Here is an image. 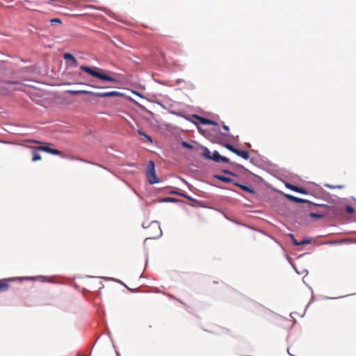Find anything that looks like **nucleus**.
Returning <instances> with one entry per match:
<instances>
[{"instance_id": "f257e3e1", "label": "nucleus", "mask_w": 356, "mask_h": 356, "mask_svg": "<svg viewBox=\"0 0 356 356\" xmlns=\"http://www.w3.org/2000/svg\"><path fill=\"white\" fill-rule=\"evenodd\" d=\"M80 69L82 71L90 74L91 76L98 78L102 81H110L112 83H115L117 81L116 79L102 73L103 70H102L99 67H88V66L82 65L80 67Z\"/></svg>"}, {"instance_id": "f03ea898", "label": "nucleus", "mask_w": 356, "mask_h": 356, "mask_svg": "<svg viewBox=\"0 0 356 356\" xmlns=\"http://www.w3.org/2000/svg\"><path fill=\"white\" fill-rule=\"evenodd\" d=\"M38 151H43L54 155L61 156L62 152L56 149H52L47 145H40L34 147V150L32 152V161L33 162L41 160V156L38 153Z\"/></svg>"}, {"instance_id": "7ed1b4c3", "label": "nucleus", "mask_w": 356, "mask_h": 356, "mask_svg": "<svg viewBox=\"0 0 356 356\" xmlns=\"http://www.w3.org/2000/svg\"><path fill=\"white\" fill-rule=\"evenodd\" d=\"M68 92L72 95H95L98 97H119L122 96V94L118 91H111L105 92H94L88 90H69Z\"/></svg>"}, {"instance_id": "20e7f679", "label": "nucleus", "mask_w": 356, "mask_h": 356, "mask_svg": "<svg viewBox=\"0 0 356 356\" xmlns=\"http://www.w3.org/2000/svg\"><path fill=\"white\" fill-rule=\"evenodd\" d=\"M146 177L150 184H154L160 182L155 171V164L154 161H149L146 169Z\"/></svg>"}, {"instance_id": "39448f33", "label": "nucleus", "mask_w": 356, "mask_h": 356, "mask_svg": "<svg viewBox=\"0 0 356 356\" xmlns=\"http://www.w3.org/2000/svg\"><path fill=\"white\" fill-rule=\"evenodd\" d=\"M162 231L158 222L153 221L148 227L149 238H156L161 236Z\"/></svg>"}, {"instance_id": "423d86ee", "label": "nucleus", "mask_w": 356, "mask_h": 356, "mask_svg": "<svg viewBox=\"0 0 356 356\" xmlns=\"http://www.w3.org/2000/svg\"><path fill=\"white\" fill-rule=\"evenodd\" d=\"M285 197L289 200H291L292 202H297V203H309V204H312L309 201L307 200H305V199H302V198H299V197H295L292 195H290V194H286L285 195Z\"/></svg>"}, {"instance_id": "0eeeda50", "label": "nucleus", "mask_w": 356, "mask_h": 356, "mask_svg": "<svg viewBox=\"0 0 356 356\" xmlns=\"http://www.w3.org/2000/svg\"><path fill=\"white\" fill-rule=\"evenodd\" d=\"M63 58L66 60H70L72 66L76 67L78 65V61L76 58L70 53H65L63 55Z\"/></svg>"}, {"instance_id": "6e6552de", "label": "nucleus", "mask_w": 356, "mask_h": 356, "mask_svg": "<svg viewBox=\"0 0 356 356\" xmlns=\"http://www.w3.org/2000/svg\"><path fill=\"white\" fill-rule=\"evenodd\" d=\"M286 186L293 191H296V192H298L299 193H302V194H307L308 192L303 188H301V187H298V186H294V185H292V184H287L286 185Z\"/></svg>"}, {"instance_id": "1a4fd4ad", "label": "nucleus", "mask_w": 356, "mask_h": 356, "mask_svg": "<svg viewBox=\"0 0 356 356\" xmlns=\"http://www.w3.org/2000/svg\"><path fill=\"white\" fill-rule=\"evenodd\" d=\"M12 279L9 280H0V292L6 291L9 288L8 282L12 281Z\"/></svg>"}, {"instance_id": "9d476101", "label": "nucleus", "mask_w": 356, "mask_h": 356, "mask_svg": "<svg viewBox=\"0 0 356 356\" xmlns=\"http://www.w3.org/2000/svg\"><path fill=\"white\" fill-rule=\"evenodd\" d=\"M197 119H198L199 122L202 124H212L217 125V123L210 119H207L203 117L195 116Z\"/></svg>"}, {"instance_id": "9b49d317", "label": "nucleus", "mask_w": 356, "mask_h": 356, "mask_svg": "<svg viewBox=\"0 0 356 356\" xmlns=\"http://www.w3.org/2000/svg\"><path fill=\"white\" fill-rule=\"evenodd\" d=\"M235 154L246 160L250 157L249 153L247 151L240 150L238 149H236V152Z\"/></svg>"}, {"instance_id": "f8f14e48", "label": "nucleus", "mask_w": 356, "mask_h": 356, "mask_svg": "<svg viewBox=\"0 0 356 356\" xmlns=\"http://www.w3.org/2000/svg\"><path fill=\"white\" fill-rule=\"evenodd\" d=\"M235 185L238 186L241 189H242L244 191H247V192H249L251 193H254V190L252 188H250V186H248L245 185H242L240 184H235Z\"/></svg>"}, {"instance_id": "ddd939ff", "label": "nucleus", "mask_w": 356, "mask_h": 356, "mask_svg": "<svg viewBox=\"0 0 356 356\" xmlns=\"http://www.w3.org/2000/svg\"><path fill=\"white\" fill-rule=\"evenodd\" d=\"M215 177L217 179L220 180V181H224V182H226V183H229V182H231L232 181L231 178L227 177H225L223 175H216Z\"/></svg>"}, {"instance_id": "4468645a", "label": "nucleus", "mask_w": 356, "mask_h": 356, "mask_svg": "<svg viewBox=\"0 0 356 356\" xmlns=\"http://www.w3.org/2000/svg\"><path fill=\"white\" fill-rule=\"evenodd\" d=\"M138 134L140 136H144L149 143H153V140H152V137L148 136V135H147L146 134H145L141 130H138Z\"/></svg>"}, {"instance_id": "2eb2a0df", "label": "nucleus", "mask_w": 356, "mask_h": 356, "mask_svg": "<svg viewBox=\"0 0 356 356\" xmlns=\"http://www.w3.org/2000/svg\"><path fill=\"white\" fill-rule=\"evenodd\" d=\"M211 152L209 151V149L208 148H204V151H203V153H202V155L203 156L207 158V159H211V157H212V155H211Z\"/></svg>"}, {"instance_id": "dca6fc26", "label": "nucleus", "mask_w": 356, "mask_h": 356, "mask_svg": "<svg viewBox=\"0 0 356 356\" xmlns=\"http://www.w3.org/2000/svg\"><path fill=\"white\" fill-rule=\"evenodd\" d=\"M223 146H224L225 147H226L227 149H229V151H231L232 152L234 153V154L236 152V149H236V148H235L234 146H232V145H230V144L225 143V144L223 145Z\"/></svg>"}, {"instance_id": "f3484780", "label": "nucleus", "mask_w": 356, "mask_h": 356, "mask_svg": "<svg viewBox=\"0 0 356 356\" xmlns=\"http://www.w3.org/2000/svg\"><path fill=\"white\" fill-rule=\"evenodd\" d=\"M309 216L312 218L320 219L323 218L324 215L321 213H310Z\"/></svg>"}, {"instance_id": "a211bd4d", "label": "nucleus", "mask_w": 356, "mask_h": 356, "mask_svg": "<svg viewBox=\"0 0 356 356\" xmlns=\"http://www.w3.org/2000/svg\"><path fill=\"white\" fill-rule=\"evenodd\" d=\"M220 156V154L218 153V152L214 151L212 154L211 160L217 162V161H218Z\"/></svg>"}, {"instance_id": "6ab92c4d", "label": "nucleus", "mask_w": 356, "mask_h": 356, "mask_svg": "<svg viewBox=\"0 0 356 356\" xmlns=\"http://www.w3.org/2000/svg\"><path fill=\"white\" fill-rule=\"evenodd\" d=\"M290 238H291V241H292V243H293V244L294 245H296V246H299V245H300V241H298L295 238V237H294V235H293V234H290Z\"/></svg>"}, {"instance_id": "aec40b11", "label": "nucleus", "mask_w": 356, "mask_h": 356, "mask_svg": "<svg viewBox=\"0 0 356 356\" xmlns=\"http://www.w3.org/2000/svg\"><path fill=\"white\" fill-rule=\"evenodd\" d=\"M218 163H229V160L228 158L225 157V156H220V158L218 159V161H217Z\"/></svg>"}, {"instance_id": "412c9836", "label": "nucleus", "mask_w": 356, "mask_h": 356, "mask_svg": "<svg viewBox=\"0 0 356 356\" xmlns=\"http://www.w3.org/2000/svg\"><path fill=\"white\" fill-rule=\"evenodd\" d=\"M300 245L309 244L312 242V238H304L303 240L300 241Z\"/></svg>"}, {"instance_id": "4be33fe9", "label": "nucleus", "mask_w": 356, "mask_h": 356, "mask_svg": "<svg viewBox=\"0 0 356 356\" xmlns=\"http://www.w3.org/2000/svg\"><path fill=\"white\" fill-rule=\"evenodd\" d=\"M181 145H182L183 147H186L188 149H193V145H191V144H189V143H188L187 142H185V141H183L181 143Z\"/></svg>"}, {"instance_id": "5701e85b", "label": "nucleus", "mask_w": 356, "mask_h": 356, "mask_svg": "<svg viewBox=\"0 0 356 356\" xmlns=\"http://www.w3.org/2000/svg\"><path fill=\"white\" fill-rule=\"evenodd\" d=\"M346 211L348 213H353L354 212V209L351 206L347 205L346 207Z\"/></svg>"}, {"instance_id": "b1692460", "label": "nucleus", "mask_w": 356, "mask_h": 356, "mask_svg": "<svg viewBox=\"0 0 356 356\" xmlns=\"http://www.w3.org/2000/svg\"><path fill=\"white\" fill-rule=\"evenodd\" d=\"M50 22L51 24H54V23L61 24V20L59 18H54V19H51Z\"/></svg>"}, {"instance_id": "393cba45", "label": "nucleus", "mask_w": 356, "mask_h": 356, "mask_svg": "<svg viewBox=\"0 0 356 356\" xmlns=\"http://www.w3.org/2000/svg\"><path fill=\"white\" fill-rule=\"evenodd\" d=\"M91 87H93V88H108V86H93V85H90Z\"/></svg>"}, {"instance_id": "a878e982", "label": "nucleus", "mask_w": 356, "mask_h": 356, "mask_svg": "<svg viewBox=\"0 0 356 356\" xmlns=\"http://www.w3.org/2000/svg\"><path fill=\"white\" fill-rule=\"evenodd\" d=\"M222 128L226 130L227 131H228L229 130L228 126L225 125V124H223L222 125Z\"/></svg>"}, {"instance_id": "bb28decb", "label": "nucleus", "mask_w": 356, "mask_h": 356, "mask_svg": "<svg viewBox=\"0 0 356 356\" xmlns=\"http://www.w3.org/2000/svg\"><path fill=\"white\" fill-rule=\"evenodd\" d=\"M32 143H37V144H42L43 143L38 141V140H31Z\"/></svg>"}, {"instance_id": "cd10ccee", "label": "nucleus", "mask_w": 356, "mask_h": 356, "mask_svg": "<svg viewBox=\"0 0 356 356\" xmlns=\"http://www.w3.org/2000/svg\"><path fill=\"white\" fill-rule=\"evenodd\" d=\"M8 84H18L19 83L16 82V81H8Z\"/></svg>"}, {"instance_id": "c85d7f7f", "label": "nucleus", "mask_w": 356, "mask_h": 356, "mask_svg": "<svg viewBox=\"0 0 356 356\" xmlns=\"http://www.w3.org/2000/svg\"><path fill=\"white\" fill-rule=\"evenodd\" d=\"M169 200H172L171 198H168L167 200H165V201H169Z\"/></svg>"}, {"instance_id": "c756f323", "label": "nucleus", "mask_w": 356, "mask_h": 356, "mask_svg": "<svg viewBox=\"0 0 356 356\" xmlns=\"http://www.w3.org/2000/svg\"><path fill=\"white\" fill-rule=\"evenodd\" d=\"M319 206H321V207H326V205H325V204H320Z\"/></svg>"}]
</instances>
